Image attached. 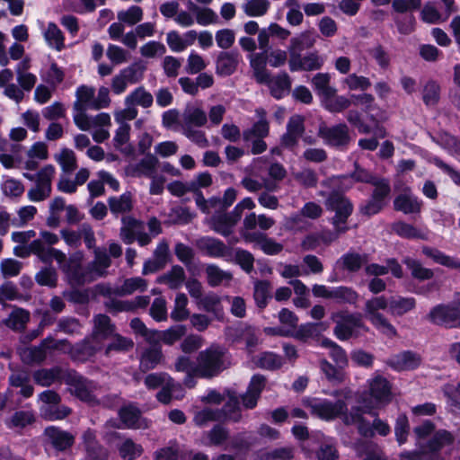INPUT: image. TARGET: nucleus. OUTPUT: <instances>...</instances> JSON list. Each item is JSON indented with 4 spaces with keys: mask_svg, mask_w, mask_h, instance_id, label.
<instances>
[{
    "mask_svg": "<svg viewBox=\"0 0 460 460\" xmlns=\"http://www.w3.org/2000/svg\"><path fill=\"white\" fill-rule=\"evenodd\" d=\"M366 395L365 394H362L358 400L363 406L351 407L349 413L344 415L343 423L347 426H357L358 432L365 438H373L376 432L384 437L387 436L390 433V427L386 422L376 417L374 419L373 423L365 419L364 413H368L372 416L376 415L373 412L376 406L366 398Z\"/></svg>",
    "mask_w": 460,
    "mask_h": 460,
    "instance_id": "f257e3e1",
    "label": "nucleus"
},
{
    "mask_svg": "<svg viewBox=\"0 0 460 460\" xmlns=\"http://www.w3.org/2000/svg\"><path fill=\"white\" fill-rule=\"evenodd\" d=\"M196 361L194 372L205 379L218 376L231 365L226 349L219 345H211L199 352Z\"/></svg>",
    "mask_w": 460,
    "mask_h": 460,
    "instance_id": "f03ea898",
    "label": "nucleus"
},
{
    "mask_svg": "<svg viewBox=\"0 0 460 460\" xmlns=\"http://www.w3.org/2000/svg\"><path fill=\"white\" fill-rule=\"evenodd\" d=\"M65 383L70 394L91 406L100 402L95 393L101 388L98 383L89 380L75 371H66Z\"/></svg>",
    "mask_w": 460,
    "mask_h": 460,
    "instance_id": "7ed1b4c3",
    "label": "nucleus"
},
{
    "mask_svg": "<svg viewBox=\"0 0 460 460\" xmlns=\"http://www.w3.org/2000/svg\"><path fill=\"white\" fill-rule=\"evenodd\" d=\"M331 320L335 324L333 333L340 341L358 337L359 329L367 331L360 314H352L347 310L337 311L331 314Z\"/></svg>",
    "mask_w": 460,
    "mask_h": 460,
    "instance_id": "20e7f679",
    "label": "nucleus"
},
{
    "mask_svg": "<svg viewBox=\"0 0 460 460\" xmlns=\"http://www.w3.org/2000/svg\"><path fill=\"white\" fill-rule=\"evenodd\" d=\"M325 206L328 210L334 212L331 218L333 228H338L339 232H347L348 219L353 212L352 203L341 193L332 191L325 200Z\"/></svg>",
    "mask_w": 460,
    "mask_h": 460,
    "instance_id": "39448f33",
    "label": "nucleus"
},
{
    "mask_svg": "<svg viewBox=\"0 0 460 460\" xmlns=\"http://www.w3.org/2000/svg\"><path fill=\"white\" fill-rule=\"evenodd\" d=\"M390 299L385 296H376L366 302L365 315L367 319L380 332L387 336H396L395 328L379 310L389 309Z\"/></svg>",
    "mask_w": 460,
    "mask_h": 460,
    "instance_id": "423d86ee",
    "label": "nucleus"
},
{
    "mask_svg": "<svg viewBox=\"0 0 460 460\" xmlns=\"http://www.w3.org/2000/svg\"><path fill=\"white\" fill-rule=\"evenodd\" d=\"M454 436L445 430L437 431L423 447L424 460H447L451 455V447L454 443Z\"/></svg>",
    "mask_w": 460,
    "mask_h": 460,
    "instance_id": "0eeeda50",
    "label": "nucleus"
},
{
    "mask_svg": "<svg viewBox=\"0 0 460 460\" xmlns=\"http://www.w3.org/2000/svg\"><path fill=\"white\" fill-rule=\"evenodd\" d=\"M119 238L125 244L137 241L140 246H146L151 243V235L146 232L145 223L130 216L121 218Z\"/></svg>",
    "mask_w": 460,
    "mask_h": 460,
    "instance_id": "6e6552de",
    "label": "nucleus"
},
{
    "mask_svg": "<svg viewBox=\"0 0 460 460\" xmlns=\"http://www.w3.org/2000/svg\"><path fill=\"white\" fill-rule=\"evenodd\" d=\"M427 318L433 323L447 328L460 326V300L450 305H438L433 307Z\"/></svg>",
    "mask_w": 460,
    "mask_h": 460,
    "instance_id": "1a4fd4ad",
    "label": "nucleus"
},
{
    "mask_svg": "<svg viewBox=\"0 0 460 460\" xmlns=\"http://www.w3.org/2000/svg\"><path fill=\"white\" fill-rule=\"evenodd\" d=\"M146 66L141 62H135L122 69L111 80V90L115 94L124 93L128 84L138 83L142 80Z\"/></svg>",
    "mask_w": 460,
    "mask_h": 460,
    "instance_id": "9d476101",
    "label": "nucleus"
},
{
    "mask_svg": "<svg viewBox=\"0 0 460 460\" xmlns=\"http://www.w3.org/2000/svg\"><path fill=\"white\" fill-rule=\"evenodd\" d=\"M56 170L51 164L45 165L36 174V185L28 190V198L31 201H42L48 199L52 190L51 182Z\"/></svg>",
    "mask_w": 460,
    "mask_h": 460,
    "instance_id": "9b49d317",
    "label": "nucleus"
},
{
    "mask_svg": "<svg viewBox=\"0 0 460 460\" xmlns=\"http://www.w3.org/2000/svg\"><path fill=\"white\" fill-rule=\"evenodd\" d=\"M317 136L324 144L334 147L347 146L350 141L349 128L346 124L329 127L325 123L319 126Z\"/></svg>",
    "mask_w": 460,
    "mask_h": 460,
    "instance_id": "f8f14e48",
    "label": "nucleus"
},
{
    "mask_svg": "<svg viewBox=\"0 0 460 460\" xmlns=\"http://www.w3.org/2000/svg\"><path fill=\"white\" fill-rule=\"evenodd\" d=\"M310 408L314 415L324 420H332L337 417H341L343 420L344 415L349 413L343 400H337L335 402L328 400L315 402L310 404Z\"/></svg>",
    "mask_w": 460,
    "mask_h": 460,
    "instance_id": "ddd939ff",
    "label": "nucleus"
},
{
    "mask_svg": "<svg viewBox=\"0 0 460 460\" xmlns=\"http://www.w3.org/2000/svg\"><path fill=\"white\" fill-rule=\"evenodd\" d=\"M195 245L201 253L208 257L229 260L233 255V250L215 237L202 236L195 241Z\"/></svg>",
    "mask_w": 460,
    "mask_h": 460,
    "instance_id": "4468645a",
    "label": "nucleus"
},
{
    "mask_svg": "<svg viewBox=\"0 0 460 460\" xmlns=\"http://www.w3.org/2000/svg\"><path fill=\"white\" fill-rule=\"evenodd\" d=\"M44 437L48 445L62 452L71 448L75 439L72 433L55 426L46 428Z\"/></svg>",
    "mask_w": 460,
    "mask_h": 460,
    "instance_id": "2eb2a0df",
    "label": "nucleus"
},
{
    "mask_svg": "<svg viewBox=\"0 0 460 460\" xmlns=\"http://www.w3.org/2000/svg\"><path fill=\"white\" fill-rule=\"evenodd\" d=\"M240 218L234 210L231 212H216L208 220L210 228L216 233L226 237L234 232V227L239 222Z\"/></svg>",
    "mask_w": 460,
    "mask_h": 460,
    "instance_id": "dca6fc26",
    "label": "nucleus"
},
{
    "mask_svg": "<svg viewBox=\"0 0 460 460\" xmlns=\"http://www.w3.org/2000/svg\"><path fill=\"white\" fill-rule=\"evenodd\" d=\"M83 444L85 452L84 460H109V450L97 440L93 430L84 431Z\"/></svg>",
    "mask_w": 460,
    "mask_h": 460,
    "instance_id": "f3484780",
    "label": "nucleus"
},
{
    "mask_svg": "<svg viewBox=\"0 0 460 460\" xmlns=\"http://www.w3.org/2000/svg\"><path fill=\"white\" fill-rule=\"evenodd\" d=\"M102 349V342L96 341L93 337H87L81 342L70 346L68 354L71 358L76 361L84 362L93 358Z\"/></svg>",
    "mask_w": 460,
    "mask_h": 460,
    "instance_id": "a211bd4d",
    "label": "nucleus"
},
{
    "mask_svg": "<svg viewBox=\"0 0 460 460\" xmlns=\"http://www.w3.org/2000/svg\"><path fill=\"white\" fill-rule=\"evenodd\" d=\"M119 416L128 429H140L149 426L148 421L142 417L140 410L132 404L120 408Z\"/></svg>",
    "mask_w": 460,
    "mask_h": 460,
    "instance_id": "6ab92c4d",
    "label": "nucleus"
},
{
    "mask_svg": "<svg viewBox=\"0 0 460 460\" xmlns=\"http://www.w3.org/2000/svg\"><path fill=\"white\" fill-rule=\"evenodd\" d=\"M94 259L90 261L87 266L92 278V281L106 276L107 269L111 264L110 255L104 249L99 247L93 250Z\"/></svg>",
    "mask_w": 460,
    "mask_h": 460,
    "instance_id": "aec40b11",
    "label": "nucleus"
},
{
    "mask_svg": "<svg viewBox=\"0 0 460 460\" xmlns=\"http://www.w3.org/2000/svg\"><path fill=\"white\" fill-rule=\"evenodd\" d=\"M116 332V326L106 314H97L93 317V329L91 337L96 341L102 342L109 340Z\"/></svg>",
    "mask_w": 460,
    "mask_h": 460,
    "instance_id": "412c9836",
    "label": "nucleus"
},
{
    "mask_svg": "<svg viewBox=\"0 0 460 460\" xmlns=\"http://www.w3.org/2000/svg\"><path fill=\"white\" fill-rule=\"evenodd\" d=\"M52 337L44 339L39 346L26 347L19 349L22 361L25 364L40 363L46 358V349L50 348Z\"/></svg>",
    "mask_w": 460,
    "mask_h": 460,
    "instance_id": "4be33fe9",
    "label": "nucleus"
},
{
    "mask_svg": "<svg viewBox=\"0 0 460 460\" xmlns=\"http://www.w3.org/2000/svg\"><path fill=\"white\" fill-rule=\"evenodd\" d=\"M227 400L222 409H217L221 421L239 422L242 419L239 398L234 392L227 391Z\"/></svg>",
    "mask_w": 460,
    "mask_h": 460,
    "instance_id": "5701e85b",
    "label": "nucleus"
},
{
    "mask_svg": "<svg viewBox=\"0 0 460 460\" xmlns=\"http://www.w3.org/2000/svg\"><path fill=\"white\" fill-rule=\"evenodd\" d=\"M369 394L375 400L377 407L378 404H386L391 401V387L388 381L382 377L376 376L369 383Z\"/></svg>",
    "mask_w": 460,
    "mask_h": 460,
    "instance_id": "b1692460",
    "label": "nucleus"
},
{
    "mask_svg": "<svg viewBox=\"0 0 460 460\" xmlns=\"http://www.w3.org/2000/svg\"><path fill=\"white\" fill-rule=\"evenodd\" d=\"M262 84L269 86L272 96L277 99L282 98L291 88V79L287 73H280L275 77H271L270 74L267 81Z\"/></svg>",
    "mask_w": 460,
    "mask_h": 460,
    "instance_id": "393cba45",
    "label": "nucleus"
},
{
    "mask_svg": "<svg viewBox=\"0 0 460 460\" xmlns=\"http://www.w3.org/2000/svg\"><path fill=\"white\" fill-rule=\"evenodd\" d=\"M63 272L74 285H84L93 282L87 265L83 266V264L67 262L63 266Z\"/></svg>",
    "mask_w": 460,
    "mask_h": 460,
    "instance_id": "a878e982",
    "label": "nucleus"
},
{
    "mask_svg": "<svg viewBox=\"0 0 460 460\" xmlns=\"http://www.w3.org/2000/svg\"><path fill=\"white\" fill-rule=\"evenodd\" d=\"M164 360L161 346H154L146 349L140 357L139 369L147 372L155 368Z\"/></svg>",
    "mask_w": 460,
    "mask_h": 460,
    "instance_id": "bb28decb",
    "label": "nucleus"
},
{
    "mask_svg": "<svg viewBox=\"0 0 460 460\" xmlns=\"http://www.w3.org/2000/svg\"><path fill=\"white\" fill-rule=\"evenodd\" d=\"M66 372L59 367L42 368L33 373V379L36 384L41 386H50L54 383L64 379Z\"/></svg>",
    "mask_w": 460,
    "mask_h": 460,
    "instance_id": "cd10ccee",
    "label": "nucleus"
},
{
    "mask_svg": "<svg viewBox=\"0 0 460 460\" xmlns=\"http://www.w3.org/2000/svg\"><path fill=\"white\" fill-rule=\"evenodd\" d=\"M207 282L210 287L228 285L233 279V274L220 269L216 264H208L205 268Z\"/></svg>",
    "mask_w": 460,
    "mask_h": 460,
    "instance_id": "c85d7f7f",
    "label": "nucleus"
},
{
    "mask_svg": "<svg viewBox=\"0 0 460 460\" xmlns=\"http://www.w3.org/2000/svg\"><path fill=\"white\" fill-rule=\"evenodd\" d=\"M174 369L177 372H182L186 374V376L183 380V384L185 386L189 388H193L196 385L195 378L198 376L195 374V366L193 365L192 360L188 356H179L174 362Z\"/></svg>",
    "mask_w": 460,
    "mask_h": 460,
    "instance_id": "c756f323",
    "label": "nucleus"
},
{
    "mask_svg": "<svg viewBox=\"0 0 460 460\" xmlns=\"http://www.w3.org/2000/svg\"><path fill=\"white\" fill-rule=\"evenodd\" d=\"M420 357L411 351H404L390 359V365L397 370H411L420 366Z\"/></svg>",
    "mask_w": 460,
    "mask_h": 460,
    "instance_id": "7c9ffc66",
    "label": "nucleus"
},
{
    "mask_svg": "<svg viewBox=\"0 0 460 460\" xmlns=\"http://www.w3.org/2000/svg\"><path fill=\"white\" fill-rule=\"evenodd\" d=\"M186 279L185 271L182 267L174 265L172 269L159 276L156 282L159 284H165L171 289H177L184 283Z\"/></svg>",
    "mask_w": 460,
    "mask_h": 460,
    "instance_id": "2f4dec72",
    "label": "nucleus"
},
{
    "mask_svg": "<svg viewBox=\"0 0 460 460\" xmlns=\"http://www.w3.org/2000/svg\"><path fill=\"white\" fill-rule=\"evenodd\" d=\"M117 450L119 456L123 460H136L144 452L143 447L136 443L130 438H123L121 441L117 444Z\"/></svg>",
    "mask_w": 460,
    "mask_h": 460,
    "instance_id": "473e14b6",
    "label": "nucleus"
},
{
    "mask_svg": "<svg viewBox=\"0 0 460 460\" xmlns=\"http://www.w3.org/2000/svg\"><path fill=\"white\" fill-rule=\"evenodd\" d=\"M238 62L236 52H221L217 59V73L221 75H230L236 70Z\"/></svg>",
    "mask_w": 460,
    "mask_h": 460,
    "instance_id": "72a5a7b5",
    "label": "nucleus"
},
{
    "mask_svg": "<svg viewBox=\"0 0 460 460\" xmlns=\"http://www.w3.org/2000/svg\"><path fill=\"white\" fill-rule=\"evenodd\" d=\"M323 64V58L314 52L305 57L300 56V58L294 60V63H289V68L291 71H312L321 68Z\"/></svg>",
    "mask_w": 460,
    "mask_h": 460,
    "instance_id": "f704fd0d",
    "label": "nucleus"
},
{
    "mask_svg": "<svg viewBox=\"0 0 460 460\" xmlns=\"http://www.w3.org/2000/svg\"><path fill=\"white\" fill-rule=\"evenodd\" d=\"M147 281L141 277L126 279L122 285L118 287L117 296H130L135 292H144L147 289Z\"/></svg>",
    "mask_w": 460,
    "mask_h": 460,
    "instance_id": "c9c22d12",
    "label": "nucleus"
},
{
    "mask_svg": "<svg viewBox=\"0 0 460 460\" xmlns=\"http://www.w3.org/2000/svg\"><path fill=\"white\" fill-rule=\"evenodd\" d=\"M258 115V121L253 127L243 132V138L245 140H252V137L262 138L269 134V122L266 119V112L263 109L256 110Z\"/></svg>",
    "mask_w": 460,
    "mask_h": 460,
    "instance_id": "e433bc0d",
    "label": "nucleus"
},
{
    "mask_svg": "<svg viewBox=\"0 0 460 460\" xmlns=\"http://www.w3.org/2000/svg\"><path fill=\"white\" fill-rule=\"evenodd\" d=\"M331 75L328 73H318L312 78V84L317 94L323 99L334 96L337 90L331 86Z\"/></svg>",
    "mask_w": 460,
    "mask_h": 460,
    "instance_id": "4c0bfd02",
    "label": "nucleus"
},
{
    "mask_svg": "<svg viewBox=\"0 0 460 460\" xmlns=\"http://www.w3.org/2000/svg\"><path fill=\"white\" fill-rule=\"evenodd\" d=\"M111 341L104 349V354L110 357L112 352H128L134 347V341L127 337H124L115 332L111 338Z\"/></svg>",
    "mask_w": 460,
    "mask_h": 460,
    "instance_id": "58836bf2",
    "label": "nucleus"
},
{
    "mask_svg": "<svg viewBox=\"0 0 460 460\" xmlns=\"http://www.w3.org/2000/svg\"><path fill=\"white\" fill-rule=\"evenodd\" d=\"M153 95L147 92L143 86L136 88L125 98V104L132 105L133 107L141 106L142 108H149L153 105Z\"/></svg>",
    "mask_w": 460,
    "mask_h": 460,
    "instance_id": "ea45409f",
    "label": "nucleus"
},
{
    "mask_svg": "<svg viewBox=\"0 0 460 460\" xmlns=\"http://www.w3.org/2000/svg\"><path fill=\"white\" fill-rule=\"evenodd\" d=\"M416 305V300L413 297H391L389 305V313L393 316H402L408 312L413 310Z\"/></svg>",
    "mask_w": 460,
    "mask_h": 460,
    "instance_id": "a19ab883",
    "label": "nucleus"
},
{
    "mask_svg": "<svg viewBox=\"0 0 460 460\" xmlns=\"http://www.w3.org/2000/svg\"><path fill=\"white\" fill-rule=\"evenodd\" d=\"M197 305L206 312L213 314L217 319H221L223 317L224 313L221 298L216 294L210 293L202 296L199 301H197Z\"/></svg>",
    "mask_w": 460,
    "mask_h": 460,
    "instance_id": "79ce46f5",
    "label": "nucleus"
},
{
    "mask_svg": "<svg viewBox=\"0 0 460 460\" xmlns=\"http://www.w3.org/2000/svg\"><path fill=\"white\" fill-rule=\"evenodd\" d=\"M108 205L114 215L130 212L133 208L132 195L127 192L119 197H111L108 199Z\"/></svg>",
    "mask_w": 460,
    "mask_h": 460,
    "instance_id": "37998d69",
    "label": "nucleus"
},
{
    "mask_svg": "<svg viewBox=\"0 0 460 460\" xmlns=\"http://www.w3.org/2000/svg\"><path fill=\"white\" fill-rule=\"evenodd\" d=\"M395 210L402 211L405 214L417 213L420 210L421 204L409 192L399 195L394 201Z\"/></svg>",
    "mask_w": 460,
    "mask_h": 460,
    "instance_id": "c03bdc74",
    "label": "nucleus"
},
{
    "mask_svg": "<svg viewBox=\"0 0 460 460\" xmlns=\"http://www.w3.org/2000/svg\"><path fill=\"white\" fill-rule=\"evenodd\" d=\"M313 45L314 41L305 34H301L297 37L292 38L288 49L289 53L288 64L294 63V60L300 58L302 51L305 49L311 48Z\"/></svg>",
    "mask_w": 460,
    "mask_h": 460,
    "instance_id": "a18cd8bd",
    "label": "nucleus"
},
{
    "mask_svg": "<svg viewBox=\"0 0 460 460\" xmlns=\"http://www.w3.org/2000/svg\"><path fill=\"white\" fill-rule=\"evenodd\" d=\"M188 8L195 13L196 21L200 25L206 26L218 22L217 14L211 8L199 7L192 1L188 2Z\"/></svg>",
    "mask_w": 460,
    "mask_h": 460,
    "instance_id": "49530a36",
    "label": "nucleus"
},
{
    "mask_svg": "<svg viewBox=\"0 0 460 460\" xmlns=\"http://www.w3.org/2000/svg\"><path fill=\"white\" fill-rule=\"evenodd\" d=\"M368 257L367 254H359L357 252H348L343 254L338 263H341L342 269L351 272L359 270L363 264L367 263Z\"/></svg>",
    "mask_w": 460,
    "mask_h": 460,
    "instance_id": "de8ad7c7",
    "label": "nucleus"
},
{
    "mask_svg": "<svg viewBox=\"0 0 460 460\" xmlns=\"http://www.w3.org/2000/svg\"><path fill=\"white\" fill-rule=\"evenodd\" d=\"M30 320V313L22 308H15L4 320V323L14 331H22Z\"/></svg>",
    "mask_w": 460,
    "mask_h": 460,
    "instance_id": "09e8293b",
    "label": "nucleus"
},
{
    "mask_svg": "<svg viewBox=\"0 0 460 460\" xmlns=\"http://www.w3.org/2000/svg\"><path fill=\"white\" fill-rule=\"evenodd\" d=\"M282 227L285 231L297 233L306 231L309 227V224L301 211H299L285 217L283 218Z\"/></svg>",
    "mask_w": 460,
    "mask_h": 460,
    "instance_id": "8fccbe9b",
    "label": "nucleus"
},
{
    "mask_svg": "<svg viewBox=\"0 0 460 460\" xmlns=\"http://www.w3.org/2000/svg\"><path fill=\"white\" fill-rule=\"evenodd\" d=\"M44 38L49 47L62 50L65 48V37L61 30L53 22H49L44 31Z\"/></svg>",
    "mask_w": 460,
    "mask_h": 460,
    "instance_id": "3c124183",
    "label": "nucleus"
},
{
    "mask_svg": "<svg viewBox=\"0 0 460 460\" xmlns=\"http://www.w3.org/2000/svg\"><path fill=\"white\" fill-rule=\"evenodd\" d=\"M253 297L260 308H264L271 297V283L269 280H255Z\"/></svg>",
    "mask_w": 460,
    "mask_h": 460,
    "instance_id": "603ef678",
    "label": "nucleus"
},
{
    "mask_svg": "<svg viewBox=\"0 0 460 460\" xmlns=\"http://www.w3.org/2000/svg\"><path fill=\"white\" fill-rule=\"evenodd\" d=\"M158 164V160L153 155H147L134 167H132V175L135 177L146 176L153 177Z\"/></svg>",
    "mask_w": 460,
    "mask_h": 460,
    "instance_id": "864d4df0",
    "label": "nucleus"
},
{
    "mask_svg": "<svg viewBox=\"0 0 460 460\" xmlns=\"http://www.w3.org/2000/svg\"><path fill=\"white\" fill-rule=\"evenodd\" d=\"M422 252L438 264L452 269H460V260L447 256L437 249L424 246L422 248Z\"/></svg>",
    "mask_w": 460,
    "mask_h": 460,
    "instance_id": "5fc2aeb1",
    "label": "nucleus"
},
{
    "mask_svg": "<svg viewBox=\"0 0 460 460\" xmlns=\"http://www.w3.org/2000/svg\"><path fill=\"white\" fill-rule=\"evenodd\" d=\"M266 55L263 53L254 54L251 56V66L253 71V75L258 83L267 81L270 72L266 68Z\"/></svg>",
    "mask_w": 460,
    "mask_h": 460,
    "instance_id": "6e6d98bb",
    "label": "nucleus"
},
{
    "mask_svg": "<svg viewBox=\"0 0 460 460\" xmlns=\"http://www.w3.org/2000/svg\"><path fill=\"white\" fill-rule=\"evenodd\" d=\"M71 409L66 405L54 404L40 407L41 416L48 420H63L71 413Z\"/></svg>",
    "mask_w": 460,
    "mask_h": 460,
    "instance_id": "4d7b16f0",
    "label": "nucleus"
},
{
    "mask_svg": "<svg viewBox=\"0 0 460 460\" xmlns=\"http://www.w3.org/2000/svg\"><path fill=\"white\" fill-rule=\"evenodd\" d=\"M270 7L269 0H247L242 8L244 13L250 17H261L265 15Z\"/></svg>",
    "mask_w": 460,
    "mask_h": 460,
    "instance_id": "13d9d810",
    "label": "nucleus"
},
{
    "mask_svg": "<svg viewBox=\"0 0 460 460\" xmlns=\"http://www.w3.org/2000/svg\"><path fill=\"white\" fill-rule=\"evenodd\" d=\"M332 299L338 304L355 305L358 299V294L349 287L340 286L332 288Z\"/></svg>",
    "mask_w": 460,
    "mask_h": 460,
    "instance_id": "bf43d9fd",
    "label": "nucleus"
},
{
    "mask_svg": "<svg viewBox=\"0 0 460 460\" xmlns=\"http://www.w3.org/2000/svg\"><path fill=\"white\" fill-rule=\"evenodd\" d=\"M35 421V417L31 411H15L7 420V427L13 429H23Z\"/></svg>",
    "mask_w": 460,
    "mask_h": 460,
    "instance_id": "052dcab7",
    "label": "nucleus"
},
{
    "mask_svg": "<svg viewBox=\"0 0 460 460\" xmlns=\"http://www.w3.org/2000/svg\"><path fill=\"white\" fill-rule=\"evenodd\" d=\"M322 372L325 375L329 382L333 385H340L345 380V373L339 367H336L326 359L320 361Z\"/></svg>",
    "mask_w": 460,
    "mask_h": 460,
    "instance_id": "680f3d73",
    "label": "nucleus"
},
{
    "mask_svg": "<svg viewBox=\"0 0 460 460\" xmlns=\"http://www.w3.org/2000/svg\"><path fill=\"white\" fill-rule=\"evenodd\" d=\"M183 120L184 123L182 128L191 127L192 125L196 127H202L207 123L208 118L203 110L199 108H190L185 111L183 114Z\"/></svg>",
    "mask_w": 460,
    "mask_h": 460,
    "instance_id": "e2e57ef3",
    "label": "nucleus"
},
{
    "mask_svg": "<svg viewBox=\"0 0 460 460\" xmlns=\"http://www.w3.org/2000/svg\"><path fill=\"white\" fill-rule=\"evenodd\" d=\"M188 297L183 293H178L174 301V307L171 313V318L176 322H181L190 317V312L187 309Z\"/></svg>",
    "mask_w": 460,
    "mask_h": 460,
    "instance_id": "0e129e2a",
    "label": "nucleus"
},
{
    "mask_svg": "<svg viewBox=\"0 0 460 460\" xmlns=\"http://www.w3.org/2000/svg\"><path fill=\"white\" fill-rule=\"evenodd\" d=\"M403 263L411 270V276L419 280L430 279L433 277V271L429 269L422 267L420 261L407 257L403 260Z\"/></svg>",
    "mask_w": 460,
    "mask_h": 460,
    "instance_id": "69168bd1",
    "label": "nucleus"
},
{
    "mask_svg": "<svg viewBox=\"0 0 460 460\" xmlns=\"http://www.w3.org/2000/svg\"><path fill=\"white\" fill-rule=\"evenodd\" d=\"M254 362L257 367L269 370L279 368L283 364L281 357L272 352L261 353Z\"/></svg>",
    "mask_w": 460,
    "mask_h": 460,
    "instance_id": "338daca9",
    "label": "nucleus"
},
{
    "mask_svg": "<svg viewBox=\"0 0 460 460\" xmlns=\"http://www.w3.org/2000/svg\"><path fill=\"white\" fill-rule=\"evenodd\" d=\"M56 160L65 172H72L77 167L76 156L70 149H62L58 155H56Z\"/></svg>",
    "mask_w": 460,
    "mask_h": 460,
    "instance_id": "774afa93",
    "label": "nucleus"
}]
</instances>
